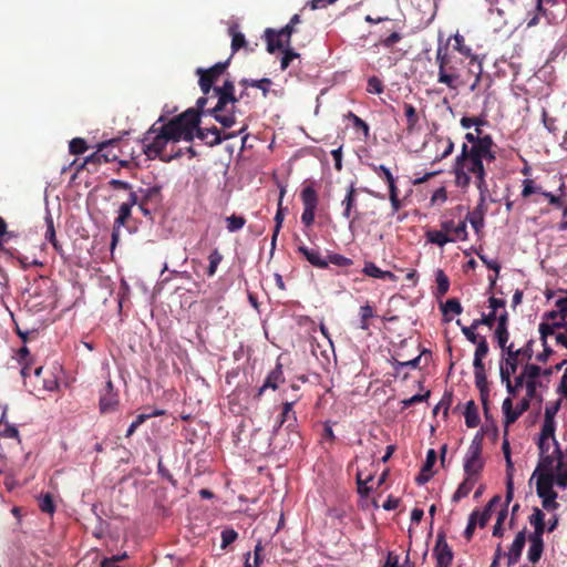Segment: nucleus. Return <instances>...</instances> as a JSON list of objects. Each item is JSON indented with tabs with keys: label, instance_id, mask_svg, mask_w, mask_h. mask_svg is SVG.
I'll return each mask as SVG.
<instances>
[{
	"label": "nucleus",
	"instance_id": "obj_61",
	"mask_svg": "<svg viewBox=\"0 0 567 567\" xmlns=\"http://www.w3.org/2000/svg\"><path fill=\"white\" fill-rule=\"evenodd\" d=\"M473 177H474L475 186H476V188L480 192V196H483V197L487 198L488 185H487V182H486V173L478 174V175H475Z\"/></svg>",
	"mask_w": 567,
	"mask_h": 567
},
{
	"label": "nucleus",
	"instance_id": "obj_26",
	"mask_svg": "<svg viewBox=\"0 0 567 567\" xmlns=\"http://www.w3.org/2000/svg\"><path fill=\"white\" fill-rule=\"evenodd\" d=\"M45 225H47V230L44 234L45 239L53 246L54 250L60 256H63L64 251H63L62 245L56 239L53 218L50 214H48L45 217Z\"/></svg>",
	"mask_w": 567,
	"mask_h": 567
},
{
	"label": "nucleus",
	"instance_id": "obj_20",
	"mask_svg": "<svg viewBox=\"0 0 567 567\" xmlns=\"http://www.w3.org/2000/svg\"><path fill=\"white\" fill-rule=\"evenodd\" d=\"M555 431H556L555 419L544 416V423H543L539 435H543V439H553L555 446H556L555 453L557 454L558 458H561L563 453L559 449L558 442L555 439Z\"/></svg>",
	"mask_w": 567,
	"mask_h": 567
},
{
	"label": "nucleus",
	"instance_id": "obj_47",
	"mask_svg": "<svg viewBox=\"0 0 567 567\" xmlns=\"http://www.w3.org/2000/svg\"><path fill=\"white\" fill-rule=\"evenodd\" d=\"M442 312L446 316L449 312H453L455 315H461L463 311V307L458 299L451 298L447 299L444 305L441 306Z\"/></svg>",
	"mask_w": 567,
	"mask_h": 567
},
{
	"label": "nucleus",
	"instance_id": "obj_18",
	"mask_svg": "<svg viewBox=\"0 0 567 567\" xmlns=\"http://www.w3.org/2000/svg\"><path fill=\"white\" fill-rule=\"evenodd\" d=\"M115 143V141H104L97 144V150L85 157L84 162L81 164L80 168H83L85 165L94 164L100 165L102 163H105V155L104 151L109 146H112Z\"/></svg>",
	"mask_w": 567,
	"mask_h": 567
},
{
	"label": "nucleus",
	"instance_id": "obj_21",
	"mask_svg": "<svg viewBox=\"0 0 567 567\" xmlns=\"http://www.w3.org/2000/svg\"><path fill=\"white\" fill-rule=\"evenodd\" d=\"M544 518V513L538 507H535L533 514L529 516V523L530 525L534 526V533L530 534L528 537L543 538V535L545 533Z\"/></svg>",
	"mask_w": 567,
	"mask_h": 567
},
{
	"label": "nucleus",
	"instance_id": "obj_60",
	"mask_svg": "<svg viewBox=\"0 0 567 567\" xmlns=\"http://www.w3.org/2000/svg\"><path fill=\"white\" fill-rule=\"evenodd\" d=\"M327 261L338 267H350L353 264L352 259L340 254H330Z\"/></svg>",
	"mask_w": 567,
	"mask_h": 567
},
{
	"label": "nucleus",
	"instance_id": "obj_42",
	"mask_svg": "<svg viewBox=\"0 0 567 567\" xmlns=\"http://www.w3.org/2000/svg\"><path fill=\"white\" fill-rule=\"evenodd\" d=\"M245 224L246 218L244 216L233 214L231 216L226 217V227L230 233L240 230Z\"/></svg>",
	"mask_w": 567,
	"mask_h": 567
},
{
	"label": "nucleus",
	"instance_id": "obj_50",
	"mask_svg": "<svg viewBox=\"0 0 567 567\" xmlns=\"http://www.w3.org/2000/svg\"><path fill=\"white\" fill-rule=\"evenodd\" d=\"M423 353H425V351H423L421 354H419L414 359H411L408 361L394 360V363H393L394 370L399 373L402 368L417 369L420 367V362H421V358H422Z\"/></svg>",
	"mask_w": 567,
	"mask_h": 567
},
{
	"label": "nucleus",
	"instance_id": "obj_56",
	"mask_svg": "<svg viewBox=\"0 0 567 567\" xmlns=\"http://www.w3.org/2000/svg\"><path fill=\"white\" fill-rule=\"evenodd\" d=\"M69 150L71 154L80 155L86 152L87 144L86 142L81 137L73 138L69 144Z\"/></svg>",
	"mask_w": 567,
	"mask_h": 567
},
{
	"label": "nucleus",
	"instance_id": "obj_7",
	"mask_svg": "<svg viewBox=\"0 0 567 567\" xmlns=\"http://www.w3.org/2000/svg\"><path fill=\"white\" fill-rule=\"evenodd\" d=\"M484 467V460L482 458V441L474 439L468 446L464 460V472L467 476L478 475Z\"/></svg>",
	"mask_w": 567,
	"mask_h": 567
},
{
	"label": "nucleus",
	"instance_id": "obj_32",
	"mask_svg": "<svg viewBox=\"0 0 567 567\" xmlns=\"http://www.w3.org/2000/svg\"><path fill=\"white\" fill-rule=\"evenodd\" d=\"M499 502L501 496L495 495L494 497H492V499L487 503V505L484 507L482 512L478 511L477 524L480 527L483 528L486 526V524L491 519L493 506Z\"/></svg>",
	"mask_w": 567,
	"mask_h": 567
},
{
	"label": "nucleus",
	"instance_id": "obj_64",
	"mask_svg": "<svg viewBox=\"0 0 567 567\" xmlns=\"http://www.w3.org/2000/svg\"><path fill=\"white\" fill-rule=\"evenodd\" d=\"M371 167L375 172V174L381 179H383L385 183L392 182L393 179H395L393 174L391 173V171L388 167H385L384 165L377 166V165L372 164Z\"/></svg>",
	"mask_w": 567,
	"mask_h": 567
},
{
	"label": "nucleus",
	"instance_id": "obj_14",
	"mask_svg": "<svg viewBox=\"0 0 567 567\" xmlns=\"http://www.w3.org/2000/svg\"><path fill=\"white\" fill-rule=\"evenodd\" d=\"M465 140L467 142V150L493 148L495 146L493 137L489 134L475 135L468 132L465 134Z\"/></svg>",
	"mask_w": 567,
	"mask_h": 567
},
{
	"label": "nucleus",
	"instance_id": "obj_55",
	"mask_svg": "<svg viewBox=\"0 0 567 567\" xmlns=\"http://www.w3.org/2000/svg\"><path fill=\"white\" fill-rule=\"evenodd\" d=\"M484 218L485 216L475 214L473 212L467 214L466 220L470 221L471 226L475 230L477 235L481 234L483 227H484Z\"/></svg>",
	"mask_w": 567,
	"mask_h": 567
},
{
	"label": "nucleus",
	"instance_id": "obj_6",
	"mask_svg": "<svg viewBox=\"0 0 567 567\" xmlns=\"http://www.w3.org/2000/svg\"><path fill=\"white\" fill-rule=\"evenodd\" d=\"M475 344L476 349L473 360L475 385L481 392L484 411L485 414H487L488 386L483 359L487 355L489 348L485 337H481L480 341H477Z\"/></svg>",
	"mask_w": 567,
	"mask_h": 567
},
{
	"label": "nucleus",
	"instance_id": "obj_58",
	"mask_svg": "<svg viewBox=\"0 0 567 567\" xmlns=\"http://www.w3.org/2000/svg\"><path fill=\"white\" fill-rule=\"evenodd\" d=\"M477 516H478V511L477 509L473 511L472 514L470 515L467 526L464 530V537L468 542L472 539V537L474 535V530H475L476 526L478 525Z\"/></svg>",
	"mask_w": 567,
	"mask_h": 567
},
{
	"label": "nucleus",
	"instance_id": "obj_5",
	"mask_svg": "<svg viewBox=\"0 0 567 567\" xmlns=\"http://www.w3.org/2000/svg\"><path fill=\"white\" fill-rule=\"evenodd\" d=\"M300 24L302 22L299 14H295L286 24V69L293 59L299 58V53L295 49L303 48L310 42L309 28L300 27Z\"/></svg>",
	"mask_w": 567,
	"mask_h": 567
},
{
	"label": "nucleus",
	"instance_id": "obj_57",
	"mask_svg": "<svg viewBox=\"0 0 567 567\" xmlns=\"http://www.w3.org/2000/svg\"><path fill=\"white\" fill-rule=\"evenodd\" d=\"M456 324L461 326L462 333L465 336V338L473 344H475L477 341H480V338L482 336L477 334L475 330L477 328H473V323H471L470 327H465L461 324V320H456Z\"/></svg>",
	"mask_w": 567,
	"mask_h": 567
},
{
	"label": "nucleus",
	"instance_id": "obj_63",
	"mask_svg": "<svg viewBox=\"0 0 567 567\" xmlns=\"http://www.w3.org/2000/svg\"><path fill=\"white\" fill-rule=\"evenodd\" d=\"M494 338L497 341L502 351L507 349V341L509 338L508 329H495Z\"/></svg>",
	"mask_w": 567,
	"mask_h": 567
},
{
	"label": "nucleus",
	"instance_id": "obj_59",
	"mask_svg": "<svg viewBox=\"0 0 567 567\" xmlns=\"http://www.w3.org/2000/svg\"><path fill=\"white\" fill-rule=\"evenodd\" d=\"M496 322V315L495 312H489L487 315L483 313L480 319L473 320V328H478L480 326H486L488 328H492Z\"/></svg>",
	"mask_w": 567,
	"mask_h": 567
},
{
	"label": "nucleus",
	"instance_id": "obj_10",
	"mask_svg": "<svg viewBox=\"0 0 567 567\" xmlns=\"http://www.w3.org/2000/svg\"><path fill=\"white\" fill-rule=\"evenodd\" d=\"M506 357H503L499 364V375L501 380H508V377H512L518 368L519 357L516 355L514 351V344H508L506 350H503Z\"/></svg>",
	"mask_w": 567,
	"mask_h": 567
},
{
	"label": "nucleus",
	"instance_id": "obj_22",
	"mask_svg": "<svg viewBox=\"0 0 567 567\" xmlns=\"http://www.w3.org/2000/svg\"><path fill=\"white\" fill-rule=\"evenodd\" d=\"M298 251L301 252L312 266L321 269L328 268V261L321 257L318 250L306 246H299Z\"/></svg>",
	"mask_w": 567,
	"mask_h": 567
},
{
	"label": "nucleus",
	"instance_id": "obj_49",
	"mask_svg": "<svg viewBox=\"0 0 567 567\" xmlns=\"http://www.w3.org/2000/svg\"><path fill=\"white\" fill-rule=\"evenodd\" d=\"M524 375L519 374L515 378L514 382H512L511 377H508V380H502L503 383L506 385V390L511 395H516L517 391L524 385Z\"/></svg>",
	"mask_w": 567,
	"mask_h": 567
},
{
	"label": "nucleus",
	"instance_id": "obj_62",
	"mask_svg": "<svg viewBox=\"0 0 567 567\" xmlns=\"http://www.w3.org/2000/svg\"><path fill=\"white\" fill-rule=\"evenodd\" d=\"M362 272L372 278L381 279L384 270L380 269L374 262H365Z\"/></svg>",
	"mask_w": 567,
	"mask_h": 567
},
{
	"label": "nucleus",
	"instance_id": "obj_45",
	"mask_svg": "<svg viewBox=\"0 0 567 567\" xmlns=\"http://www.w3.org/2000/svg\"><path fill=\"white\" fill-rule=\"evenodd\" d=\"M347 117L352 122V125L355 130L362 131L365 138L369 137L370 127L365 121H363L361 117H359L352 112H349Z\"/></svg>",
	"mask_w": 567,
	"mask_h": 567
},
{
	"label": "nucleus",
	"instance_id": "obj_12",
	"mask_svg": "<svg viewBox=\"0 0 567 567\" xmlns=\"http://www.w3.org/2000/svg\"><path fill=\"white\" fill-rule=\"evenodd\" d=\"M453 40V52L456 51L461 55H463L466 59H470L468 65L474 66L476 63H482V60L478 58L477 54H474L472 51V48L465 43V39L462 34L455 33L452 38L449 39V44Z\"/></svg>",
	"mask_w": 567,
	"mask_h": 567
},
{
	"label": "nucleus",
	"instance_id": "obj_41",
	"mask_svg": "<svg viewBox=\"0 0 567 567\" xmlns=\"http://www.w3.org/2000/svg\"><path fill=\"white\" fill-rule=\"evenodd\" d=\"M374 317V310L373 308L367 303L364 306L360 307V329L362 330H369L370 323L369 319Z\"/></svg>",
	"mask_w": 567,
	"mask_h": 567
},
{
	"label": "nucleus",
	"instance_id": "obj_35",
	"mask_svg": "<svg viewBox=\"0 0 567 567\" xmlns=\"http://www.w3.org/2000/svg\"><path fill=\"white\" fill-rule=\"evenodd\" d=\"M403 110L406 118V131L408 133H412L419 123L416 109L412 104L404 103Z\"/></svg>",
	"mask_w": 567,
	"mask_h": 567
},
{
	"label": "nucleus",
	"instance_id": "obj_29",
	"mask_svg": "<svg viewBox=\"0 0 567 567\" xmlns=\"http://www.w3.org/2000/svg\"><path fill=\"white\" fill-rule=\"evenodd\" d=\"M528 540H529L530 545H529L527 557L532 564H536L539 561V559L543 555L544 540H543V538H534V537H528Z\"/></svg>",
	"mask_w": 567,
	"mask_h": 567
},
{
	"label": "nucleus",
	"instance_id": "obj_25",
	"mask_svg": "<svg viewBox=\"0 0 567 567\" xmlns=\"http://www.w3.org/2000/svg\"><path fill=\"white\" fill-rule=\"evenodd\" d=\"M435 143L437 151L442 148V152L437 154L433 162H440L450 156L454 151V142L451 137H444L441 135L435 136Z\"/></svg>",
	"mask_w": 567,
	"mask_h": 567
},
{
	"label": "nucleus",
	"instance_id": "obj_38",
	"mask_svg": "<svg viewBox=\"0 0 567 567\" xmlns=\"http://www.w3.org/2000/svg\"><path fill=\"white\" fill-rule=\"evenodd\" d=\"M435 279L437 284V297L444 296L450 288V279L442 269H437L435 272Z\"/></svg>",
	"mask_w": 567,
	"mask_h": 567
},
{
	"label": "nucleus",
	"instance_id": "obj_43",
	"mask_svg": "<svg viewBox=\"0 0 567 567\" xmlns=\"http://www.w3.org/2000/svg\"><path fill=\"white\" fill-rule=\"evenodd\" d=\"M126 220L122 217H116L113 223L111 235V250H113L120 241L121 228L126 225Z\"/></svg>",
	"mask_w": 567,
	"mask_h": 567
},
{
	"label": "nucleus",
	"instance_id": "obj_51",
	"mask_svg": "<svg viewBox=\"0 0 567 567\" xmlns=\"http://www.w3.org/2000/svg\"><path fill=\"white\" fill-rule=\"evenodd\" d=\"M544 192L540 186L536 185L533 179H524L522 197L528 198L532 194H540Z\"/></svg>",
	"mask_w": 567,
	"mask_h": 567
},
{
	"label": "nucleus",
	"instance_id": "obj_31",
	"mask_svg": "<svg viewBox=\"0 0 567 567\" xmlns=\"http://www.w3.org/2000/svg\"><path fill=\"white\" fill-rule=\"evenodd\" d=\"M465 424L467 427H476L480 424L478 409L474 401H468L464 412Z\"/></svg>",
	"mask_w": 567,
	"mask_h": 567
},
{
	"label": "nucleus",
	"instance_id": "obj_2",
	"mask_svg": "<svg viewBox=\"0 0 567 567\" xmlns=\"http://www.w3.org/2000/svg\"><path fill=\"white\" fill-rule=\"evenodd\" d=\"M164 121V116H161L144 134L142 140L143 152L150 159L158 157L163 162H169L173 156L164 154L167 143H176L181 140L193 142L190 132L187 128L195 127L198 123L197 115L193 111H185L161 126H157L158 123ZM178 156H181V152L174 155V157Z\"/></svg>",
	"mask_w": 567,
	"mask_h": 567
},
{
	"label": "nucleus",
	"instance_id": "obj_53",
	"mask_svg": "<svg viewBox=\"0 0 567 567\" xmlns=\"http://www.w3.org/2000/svg\"><path fill=\"white\" fill-rule=\"evenodd\" d=\"M384 91V84L378 76H370L367 82V92L370 94H381Z\"/></svg>",
	"mask_w": 567,
	"mask_h": 567
},
{
	"label": "nucleus",
	"instance_id": "obj_46",
	"mask_svg": "<svg viewBox=\"0 0 567 567\" xmlns=\"http://www.w3.org/2000/svg\"><path fill=\"white\" fill-rule=\"evenodd\" d=\"M39 508L41 512L51 515L55 512V505L51 494L48 493L39 497Z\"/></svg>",
	"mask_w": 567,
	"mask_h": 567
},
{
	"label": "nucleus",
	"instance_id": "obj_11",
	"mask_svg": "<svg viewBox=\"0 0 567 567\" xmlns=\"http://www.w3.org/2000/svg\"><path fill=\"white\" fill-rule=\"evenodd\" d=\"M436 567H450L453 560V551L446 543L444 534H439L434 547Z\"/></svg>",
	"mask_w": 567,
	"mask_h": 567
},
{
	"label": "nucleus",
	"instance_id": "obj_15",
	"mask_svg": "<svg viewBox=\"0 0 567 567\" xmlns=\"http://www.w3.org/2000/svg\"><path fill=\"white\" fill-rule=\"evenodd\" d=\"M554 481L555 475L554 473H539L537 475V482H536V492L538 497H545L548 495H553V493H556L554 491Z\"/></svg>",
	"mask_w": 567,
	"mask_h": 567
},
{
	"label": "nucleus",
	"instance_id": "obj_34",
	"mask_svg": "<svg viewBox=\"0 0 567 567\" xmlns=\"http://www.w3.org/2000/svg\"><path fill=\"white\" fill-rule=\"evenodd\" d=\"M6 413L0 419V437L14 439L20 442V435L18 429L4 420Z\"/></svg>",
	"mask_w": 567,
	"mask_h": 567
},
{
	"label": "nucleus",
	"instance_id": "obj_54",
	"mask_svg": "<svg viewBox=\"0 0 567 567\" xmlns=\"http://www.w3.org/2000/svg\"><path fill=\"white\" fill-rule=\"evenodd\" d=\"M264 547L260 542L257 543L254 549V565L250 564V553H247V558L244 567H258L262 561Z\"/></svg>",
	"mask_w": 567,
	"mask_h": 567
},
{
	"label": "nucleus",
	"instance_id": "obj_27",
	"mask_svg": "<svg viewBox=\"0 0 567 567\" xmlns=\"http://www.w3.org/2000/svg\"><path fill=\"white\" fill-rule=\"evenodd\" d=\"M280 357L278 358V362L276 368L267 375L262 386L259 389L258 395H261L262 392L267 389L276 390L278 388L279 382L281 381V363L279 362Z\"/></svg>",
	"mask_w": 567,
	"mask_h": 567
},
{
	"label": "nucleus",
	"instance_id": "obj_16",
	"mask_svg": "<svg viewBox=\"0 0 567 567\" xmlns=\"http://www.w3.org/2000/svg\"><path fill=\"white\" fill-rule=\"evenodd\" d=\"M278 188H279L278 209H277V213H276V216H275L276 226H275L272 238H271L270 258H272V256H274L275 248H276V241H277L280 228H281V223L284 220V206H282V203H284V186L278 184Z\"/></svg>",
	"mask_w": 567,
	"mask_h": 567
},
{
	"label": "nucleus",
	"instance_id": "obj_28",
	"mask_svg": "<svg viewBox=\"0 0 567 567\" xmlns=\"http://www.w3.org/2000/svg\"><path fill=\"white\" fill-rule=\"evenodd\" d=\"M110 141H115V143L112 146L105 148V163L118 161L121 166H126V161H120V156L123 154V151L121 148V138H111Z\"/></svg>",
	"mask_w": 567,
	"mask_h": 567
},
{
	"label": "nucleus",
	"instance_id": "obj_13",
	"mask_svg": "<svg viewBox=\"0 0 567 567\" xmlns=\"http://www.w3.org/2000/svg\"><path fill=\"white\" fill-rule=\"evenodd\" d=\"M357 190L354 188V185L351 184L350 187L347 190L346 197L342 200L341 205L343 207L342 216L349 220V229L352 230L353 225L355 220L358 219V213L355 212V215L352 216V210L357 205Z\"/></svg>",
	"mask_w": 567,
	"mask_h": 567
},
{
	"label": "nucleus",
	"instance_id": "obj_37",
	"mask_svg": "<svg viewBox=\"0 0 567 567\" xmlns=\"http://www.w3.org/2000/svg\"><path fill=\"white\" fill-rule=\"evenodd\" d=\"M386 184L389 187V199L391 203L392 210L393 213H396L401 209L402 202L399 198V189L396 187L395 179H393L392 182H388Z\"/></svg>",
	"mask_w": 567,
	"mask_h": 567
},
{
	"label": "nucleus",
	"instance_id": "obj_30",
	"mask_svg": "<svg viewBox=\"0 0 567 567\" xmlns=\"http://www.w3.org/2000/svg\"><path fill=\"white\" fill-rule=\"evenodd\" d=\"M271 81L268 78H264L260 80H250V79H241L239 81V85L244 87L241 92H244V95L246 94V90L248 87H256L262 91L264 96L267 95V92L269 91Z\"/></svg>",
	"mask_w": 567,
	"mask_h": 567
},
{
	"label": "nucleus",
	"instance_id": "obj_24",
	"mask_svg": "<svg viewBox=\"0 0 567 567\" xmlns=\"http://www.w3.org/2000/svg\"><path fill=\"white\" fill-rule=\"evenodd\" d=\"M442 229L446 233H453L455 239L465 240L467 238L466 220L460 221L455 225L454 220H445L441 224Z\"/></svg>",
	"mask_w": 567,
	"mask_h": 567
},
{
	"label": "nucleus",
	"instance_id": "obj_39",
	"mask_svg": "<svg viewBox=\"0 0 567 567\" xmlns=\"http://www.w3.org/2000/svg\"><path fill=\"white\" fill-rule=\"evenodd\" d=\"M186 111H193L197 115V118H198V123L196 124V126L188 128L192 137L194 138L196 136L197 138H199L200 141L205 142V143H206V141H209L207 128H203L199 126L200 125V113L194 109H187Z\"/></svg>",
	"mask_w": 567,
	"mask_h": 567
},
{
	"label": "nucleus",
	"instance_id": "obj_1",
	"mask_svg": "<svg viewBox=\"0 0 567 567\" xmlns=\"http://www.w3.org/2000/svg\"><path fill=\"white\" fill-rule=\"evenodd\" d=\"M230 59L218 62L209 69L198 68L196 74L199 76L198 84L204 95L213 93L217 99L215 106L210 107L212 115L223 127L229 128L237 122V114H241L238 109L239 101L244 97V92L238 96L235 94V84L231 79H226L220 86H213L214 83L225 73L229 66Z\"/></svg>",
	"mask_w": 567,
	"mask_h": 567
},
{
	"label": "nucleus",
	"instance_id": "obj_40",
	"mask_svg": "<svg viewBox=\"0 0 567 567\" xmlns=\"http://www.w3.org/2000/svg\"><path fill=\"white\" fill-rule=\"evenodd\" d=\"M508 430H505V436L502 443V451L506 461V474L514 473V463L511 455V445L507 439Z\"/></svg>",
	"mask_w": 567,
	"mask_h": 567
},
{
	"label": "nucleus",
	"instance_id": "obj_48",
	"mask_svg": "<svg viewBox=\"0 0 567 567\" xmlns=\"http://www.w3.org/2000/svg\"><path fill=\"white\" fill-rule=\"evenodd\" d=\"M554 464V457L551 455H540V462L535 470L533 476L538 475L539 473H553L551 467Z\"/></svg>",
	"mask_w": 567,
	"mask_h": 567
},
{
	"label": "nucleus",
	"instance_id": "obj_52",
	"mask_svg": "<svg viewBox=\"0 0 567 567\" xmlns=\"http://www.w3.org/2000/svg\"><path fill=\"white\" fill-rule=\"evenodd\" d=\"M229 31L231 34V49L234 52L247 47V41L241 32L235 31V28H230Z\"/></svg>",
	"mask_w": 567,
	"mask_h": 567
},
{
	"label": "nucleus",
	"instance_id": "obj_9",
	"mask_svg": "<svg viewBox=\"0 0 567 567\" xmlns=\"http://www.w3.org/2000/svg\"><path fill=\"white\" fill-rule=\"evenodd\" d=\"M120 404L118 392L114 389L113 382L109 380L100 396V411L103 414L113 413Z\"/></svg>",
	"mask_w": 567,
	"mask_h": 567
},
{
	"label": "nucleus",
	"instance_id": "obj_36",
	"mask_svg": "<svg viewBox=\"0 0 567 567\" xmlns=\"http://www.w3.org/2000/svg\"><path fill=\"white\" fill-rule=\"evenodd\" d=\"M473 476H467L457 487L456 492L453 495V501L458 502L460 499L466 497L475 485V480Z\"/></svg>",
	"mask_w": 567,
	"mask_h": 567
},
{
	"label": "nucleus",
	"instance_id": "obj_4",
	"mask_svg": "<svg viewBox=\"0 0 567 567\" xmlns=\"http://www.w3.org/2000/svg\"><path fill=\"white\" fill-rule=\"evenodd\" d=\"M437 65V83L446 85L451 90H456L464 84L461 78L463 60L458 59L449 44H439L435 54Z\"/></svg>",
	"mask_w": 567,
	"mask_h": 567
},
{
	"label": "nucleus",
	"instance_id": "obj_33",
	"mask_svg": "<svg viewBox=\"0 0 567 567\" xmlns=\"http://www.w3.org/2000/svg\"><path fill=\"white\" fill-rule=\"evenodd\" d=\"M426 239L431 244H435L440 247H443L447 243L454 241V238H451L447 236V234L442 230H427L426 231Z\"/></svg>",
	"mask_w": 567,
	"mask_h": 567
},
{
	"label": "nucleus",
	"instance_id": "obj_19",
	"mask_svg": "<svg viewBox=\"0 0 567 567\" xmlns=\"http://www.w3.org/2000/svg\"><path fill=\"white\" fill-rule=\"evenodd\" d=\"M246 128L247 125L245 124L238 132L226 133L224 136H221L220 131L216 126H212L207 128L208 135H212V138L206 141V144L210 147L219 145L223 141L234 138L237 135L244 133Z\"/></svg>",
	"mask_w": 567,
	"mask_h": 567
},
{
	"label": "nucleus",
	"instance_id": "obj_44",
	"mask_svg": "<svg viewBox=\"0 0 567 567\" xmlns=\"http://www.w3.org/2000/svg\"><path fill=\"white\" fill-rule=\"evenodd\" d=\"M223 255L218 251V249H214L209 256H208V260H209V265H208V268H207V275L208 277H213L215 276L216 271H217V268L219 266V264L223 260Z\"/></svg>",
	"mask_w": 567,
	"mask_h": 567
},
{
	"label": "nucleus",
	"instance_id": "obj_8",
	"mask_svg": "<svg viewBox=\"0 0 567 567\" xmlns=\"http://www.w3.org/2000/svg\"><path fill=\"white\" fill-rule=\"evenodd\" d=\"M300 197L303 204L301 221L306 227H310L315 221L316 209L319 200L317 190L312 185H307L302 188Z\"/></svg>",
	"mask_w": 567,
	"mask_h": 567
},
{
	"label": "nucleus",
	"instance_id": "obj_17",
	"mask_svg": "<svg viewBox=\"0 0 567 567\" xmlns=\"http://www.w3.org/2000/svg\"><path fill=\"white\" fill-rule=\"evenodd\" d=\"M526 543V529L517 533L508 551V565L516 564L522 555L523 548Z\"/></svg>",
	"mask_w": 567,
	"mask_h": 567
},
{
	"label": "nucleus",
	"instance_id": "obj_23",
	"mask_svg": "<svg viewBox=\"0 0 567 567\" xmlns=\"http://www.w3.org/2000/svg\"><path fill=\"white\" fill-rule=\"evenodd\" d=\"M284 34V29L278 32L272 29H267L265 31V39L267 44V51L269 53H275L277 50H281L284 48V43L281 41V35Z\"/></svg>",
	"mask_w": 567,
	"mask_h": 567
},
{
	"label": "nucleus",
	"instance_id": "obj_3",
	"mask_svg": "<svg viewBox=\"0 0 567 567\" xmlns=\"http://www.w3.org/2000/svg\"><path fill=\"white\" fill-rule=\"evenodd\" d=\"M495 159L496 154L493 148L467 150V144H463L452 168L455 185L462 189L468 188L472 177L486 173L485 163L491 164Z\"/></svg>",
	"mask_w": 567,
	"mask_h": 567
}]
</instances>
